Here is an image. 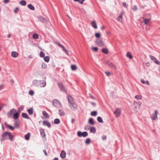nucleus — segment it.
<instances>
[{
	"label": "nucleus",
	"instance_id": "1",
	"mask_svg": "<svg viewBox=\"0 0 160 160\" xmlns=\"http://www.w3.org/2000/svg\"><path fill=\"white\" fill-rule=\"evenodd\" d=\"M67 98L69 104V105L71 108L72 109H75L77 108V104L74 101L72 97L70 96H68Z\"/></svg>",
	"mask_w": 160,
	"mask_h": 160
},
{
	"label": "nucleus",
	"instance_id": "2",
	"mask_svg": "<svg viewBox=\"0 0 160 160\" xmlns=\"http://www.w3.org/2000/svg\"><path fill=\"white\" fill-rule=\"evenodd\" d=\"M33 82V83H39V84L38 86L40 87H44L46 86V82L44 81H37L36 80H34Z\"/></svg>",
	"mask_w": 160,
	"mask_h": 160
},
{
	"label": "nucleus",
	"instance_id": "3",
	"mask_svg": "<svg viewBox=\"0 0 160 160\" xmlns=\"http://www.w3.org/2000/svg\"><path fill=\"white\" fill-rule=\"evenodd\" d=\"M9 132H6L3 133L2 135V138L1 139V140L2 141H4L5 139H9Z\"/></svg>",
	"mask_w": 160,
	"mask_h": 160
},
{
	"label": "nucleus",
	"instance_id": "4",
	"mask_svg": "<svg viewBox=\"0 0 160 160\" xmlns=\"http://www.w3.org/2000/svg\"><path fill=\"white\" fill-rule=\"evenodd\" d=\"M78 136L80 137H87L88 135V133L86 132H81L79 131L77 133Z\"/></svg>",
	"mask_w": 160,
	"mask_h": 160
},
{
	"label": "nucleus",
	"instance_id": "5",
	"mask_svg": "<svg viewBox=\"0 0 160 160\" xmlns=\"http://www.w3.org/2000/svg\"><path fill=\"white\" fill-rule=\"evenodd\" d=\"M114 114L115 115L116 117L117 118L119 117L121 114L120 109L118 108H116L114 112Z\"/></svg>",
	"mask_w": 160,
	"mask_h": 160
},
{
	"label": "nucleus",
	"instance_id": "6",
	"mask_svg": "<svg viewBox=\"0 0 160 160\" xmlns=\"http://www.w3.org/2000/svg\"><path fill=\"white\" fill-rule=\"evenodd\" d=\"M16 110L14 109H12L8 112L7 113L8 117V118H11L13 114L16 112Z\"/></svg>",
	"mask_w": 160,
	"mask_h": 160
},
{
	"label": "nucleus",
	"instance_id": "7",
	"mask_svg": "<svg viewBox=\"0 0 160 160\" xmlns=\"http://www.w3.org/2000/svg\"><path fill=\"white\" fill-rule=\"evenodd\" d=\"M99 46L103 47L104 45V43L101 39H97L95 42Z\"/></svg>",
	"mask_w": 160,
	"mask_h": 160
},
{
	"label": "nucleus",
	"instance_id": "8",
	"mask_svg": "<svg viewBox=\"0 0 160 160\" xmlns=\"http://www.w3.org/2000/svg\"><path fill=\"white\" fill-rule=\"evenodd\" d=\"M158 111L157 110H155L154 111V113H153L152 114V119L153 120H155L158 118L157 114H158Z\"/></svg>",
	"mask_w": 160,
	"mask_h": 160
},
{
	"label": "nucleus",
	"instance_id": "9",
	"mask_svg": "<svg viewBox=\"0 0 160 160\" xmlns=\"http://www.w3.org/2000/svg\"><path fill=\"white\" fill-rule=\"evenodd\" d=\"M60 104L59 102L57 99H54L53 102V105L56 107H58Z\"/></svg>",
	"mask_w": 160,
	"mask_h": 160
},
{
	"label": "nucleus",
	"instance_id": "10",
	"mask_svg": "<svg viewBox=\"0 0 160 160\" xmlns=\"http://www.w3.org/2000/svg\"><path fill=\"white\" fill-rule=\"evenodd\" d=\"M107 64L112 69H116V68L115 65L111 62H108L107 63Z\"/></svg>",
	"mask_w": 160,
	"mask_h": 160
},
{
	"label": "nucleus",
	"instance_id": "11",
	"mask_svg": "<svg viewBox=\"0 0 160 160\" xmlns=\"http://www.w3.org/2000/svg\"><path fill=\"white\" fill-rule=\"evenodd\" d=\"M58 85L59 87L60 90L61 91L63 92H65L66 90L62 84L61 83H58Z\"/></svg>",
	"mask_w": 160,
	"mask_h": 160
},
{
	"label": "nucleus",
	"instance_id": "12",
	"mask_svg": "<svg viewBox=\"0 0 160 160\" xmlns=\"http://www.w3.org/2000/svg\"><path fill=\"white\" fill-rule=\"evenodd\" d=\"M43 124L44 125L47 126L49 128H50L51 127V124L50 122L47 120L43 121Z\"/></svg>",
	"mask_w": 160,
	"mask_h": 160
},
{
	"label": "nucleus",
	"instance_id": "13",
	"mask_svg": "<svg viewBox=\"0 0 160 160\" xmlns=\"http://www.w3.org/2000/svg\"><path fill=\"white\" fill-rule=\"evenodd\" d=\"M66 153L65 151L63 150L61 152L60 156L63 159H64L66 157Z\"/></svg>",
	"mask_w": 160,
	"mask_h": 160
},
{
	"label": "nucleus",
	"instance_id": "14",
	"mask_svg": "<svg viewBox=\"0 0 160 160\" xmlns=\"http://www.w3.org/2000/svg\"><path fill=\"white\" fill-rule=\"evenodd\" d=\"M40 132L41 136L43 138L45 137V134L43 129H40Z\"/></svg>",
	"mask_w": 160,
	"mask_h": 160
},
{
	"label": "nucleus",
	"instance_id": "15",
	"mask_svg": "<svg viewBox=\"0 0 160 160\" xmlns=\"http://www.w3.org/2000/svg\"><path fill=\"white\" fill-rule=\"evenodd\" d=\"M91 25L95 29L97 28V26L96 23V22L95 21H92L91 23Z\"/></svg>",
	"mask_w": 160,
	"mask_h": 160
},
{
	"label": "nucleus",
	"instance_id": "16",
	"mask_svg": "<svg viewBox=\"0 0 160 160\" xmlns=\"http://www.w3.org/2000/svg\"><path fill=\"white\" fill-rule=\"evenodd\" d=\"M124 13L123 12H122L120 15L117 18V20L118 21H121L122 18V15Z\"/></svg>",
	"mask_w": 160,
	"mask_h": 160
},
{
	"label": "nucleus",
	"instance_id": "17",
	"mask_svg": "<svg viewBox=\"0 0 160 160\" xmlns=\"http://www.w3.org/2000/svg\"><path fill=\"white\" fill-rule=\"evenodd\" d=\"M27 111L30 115H32L33 113V109L32 108L28 110Z\"/></svg>",
	"mask_w": 160,
	"mask_h": 160
},
{
	"label": "nucleus",
	"instance_id": "18",
	"mask_svg": "<svg viewBox=\"0 0 160 160\" xmlns=\"http://www.w3.org/2000/svg\"><path fill=\"white\" fill-rule=\"evenodd\" d=\"M18 55V53L15 51H12L11 52L12 56L14 58L17 57Z\"/></svg>",
	"mask_w": 160,
	"mask_h": 160
},
{
	"label": "nucleus",
	"instance_id": "19",
	"mask_svg": "<svg viewBox=\"0 0 160 160\" xmlns=\"http://www.w3.org/2000/svg\"><path fill=\"white\" fill-rule=\"evenodd\" d=\"M22 116L23 118L27 119H29L30 118L28 117V114L25 113H22Z\"/></svg>",
	"mask_w": 160,
	"mask_h": 160
},
{
	"label": "nucleus",
	"instance_id": "20",
	"mask_svg": "<svg viewBox=\"0 0 160 160\" xmlns=\"http://www.w3.org/2000/svg\"><path fill=\"white\" fill-rule=\"evenodd\" d=\"M14 125L15 128H18L19 127L18 121L17 120H15L14 121Z\"/></svg>",
	"mask_w": 160,
	"mask_h": 160
},
{
	"label": "nucleus",
	"instance_id": "21",
	"mask_svg": "<svg viewBox=\"0 0 160 160\" xmlns=\"http://www.w3.org/2000/svg\"><path fill=\"white\" fill-rule=\"evenodd\" d=\"M59 115L61 116H62L64 115V112L62 110L59 109Z\"/></svg>",
	"mask_w": 160,
	"mask_h": 160
},
{
	"label": "nucleus",
	"instance_id": "22",
	"mask_svg": "<svg viewBox=\"0 0 160 160\" xmlns=\"http://www.w3.org/2000/svg\"><path fill=\"white\" fill-rule=\"evenodd\" d=\"M126 56L127 58H128L130 59H131L132 58V55L131 53L130 52H127L126 54Z\"/></svg>",
	"mask_w": 160,
	"mask_h": 160
},
{
	"label": "nucleus",
	"instance_id": "23",
	"mask_svg": "<svg viewBox=\"0 0 160 160\" xmlns=\"http://www.w3.org/2000/svg\"><path fill=\"white\" fill-rule=\"evenodd\" d=\"M19 116V113L17 112H16L13 115V118L14 119H16L18 118Z\"/></svg>",
	"mask_w": 160,
	"mask_h": 160
},
{
	"label": "nucleus",
	"instance_id": "24",
	"mask_svg": "<svg viewBox=\"0 0 160 160\" xmlns=\"http://www.w3.org/2000/svg\"><path fill=\"white\" fill-rule=\"evenodd\" d=\"M42 114L46 118H49V116L48 115V113L45 111H43L42 112Z\"/></svg>",
	"mask_w": 160,
	"mask_h": 160
},
{
	"label": "nucleus",
	"instance_id": "25",
	"mask_svg": "<svg viewBox=\"0 0 160 160\" xmlns=\"http://www.w3.org/2000/svg\"><path fill=\"white\" fill-rule=\"evenodd\" d=\"M39 19L40 21L42 22H45L46 21V19L42 16L40 17L39 18Z\"/></svg>",
	"mask_w": 160,
	"mask_h": 160
},
{
	"label": "nucleus",
	"instance_id": "26",
	"mask_svg": "<svg viewBox=\"0 0 160 160\" xmlns=\"http://www.w3.org/2000/svg\"><path fill=\"white\" fill-rule=\"evenodd\" d=\"M28 7L31 10H34L35 9L34 7L31 4H28Z\"/></svg>",
	"mask_w": 160,
	"mask_h": 160
},
{
	"label": "nucleus",
	"instance_id": "27",
	"mask_svg": "<svg viewBox=\"0 0 160 160\" xmlns=\"http://www.w3.org/2000/svg\"><path fill=\"white\" fill-rule=\"evenodd\" d=\"M44 61L47 62H49L50 60V57L49 56H47L44 57Z\"/></svg>",
	"mask_w": 160,
	"mask_h": 160
},
{
	"label": "nucleus",
	"instance_id": "28",
	"mask_svg": "<svg viewBox=\"0 0 160 160\" xmlns=\"http://www.w3.org/2000/svg\"><path fill=\"white\" fill-rule=\"evenodd\" d=\"M88 123L91 125H93L94 124V122L92 118H90L89 119Z\"/></svg>",
	"mask_w": 160,
	"mask_h": 160
},
{
	"label": "nucleus",
	"instance_id": "29",
	"mask_svg": "<svg viewBox=\"0 0 160 160\" xmlns=\"http://www.w3.org/2000/svg\"><path fill=\"white\" fill-rule=\"evenodd\" d=\"M19 3L22 6H25L27 4L26 1L24 0L21 1L19 2Z\"/></svg>",
	"mask_w": 160,
	"mask_h": 160
},
{
	"label": "nucleus",
	"instance_id": "30",
	"mask_svg": "<svg viewBox=\"0 0 160 160\" xmlns=\"http://www.w3.org/2000/svg\"><path fill=\"white\" fill-rule=\"evenodd\" d=\"M135 98L138 100H141L142 98V97L141 95H137L135 96Z\"/></svg>",
	"mask_w": 160,
	"mask_h": 160
},
{
	"label": "nucleus",
	"instance_id": "31",
	"mask_svg": "<svg viewBox=\"0 0 160 160\" xmlns=\"http://www.w3.org/2000/svg\"><path fill=\"white\" fill-rule=\"evenodd\" d=\"M102 51L105 54H107L108 53V50L106 48H103L102 50Z\"/></svg>",
	"mask_w": 160,
	"mask_h": 160
},
{
	"label": "nucleus",
	"instance_id": "32",
	"mask_svg": "<svg viewBox=\"0 0 160 160\" xmlns=\"http://www.w3.org/2000/svg\"><path fill=\"white\" fill-rule=\"evenodd\" d=\"M77 67L75 65H72L71 66V68L72 70L75 71L77 69Z\"/></svg>",
	"mask_w": 160,
	"mask_h": 160
},
{
	"label": "nucleus",
	"instance_id": "33",
	"mask_svg": "<svg viewBox=\"0 0 160 160\" xmlns=\"http://www.w3.org/2000/svg\"><path fill=\"white\" fill-rule=\"evenodd\" d=\"M97 120L99 122L101 123H103V121L102 118L100 117H98L97 118Z\"/></svg>",
	"mask_w": 160,
	"mask_h": 160
},
{
	"label": "nucleus",
	"instance_id": "34",
	"mask_svg": "<svg viewBox=\"0 0 160 160\" xmlns=\"http://www.w3.org/2000/svg\"><path fill=\"white\" fill-rule=\"evenodd\" d=\"M97 114V112L96 111H94L92 112L91 113V115L92 116H96Z\"/></svg>",
	"mask_w": 160,
	"mask_h": 160
},
{
	"label": "nucleus",
	"instance_id": "35",
	"mask_svg": "<svg viewBox=\"0 0 160 160\" xmlns=\"http://www.w3.org/2000/svg\"><path fill=\"white\" fill-rule=\"evenodd\" d=\"M30 133H28L25 135V139L26 140H29L30 138Z\"/></svg>",
	"mask_w": 160,
	"mask_h": 160
},
{
	"label": "nucleus",
	"instance_id": "36",
	"mask_svg": "<svg viewBox=\"0 0 160 160\" xmlns=\"http://www.w3.org/2000/svg\"><path fill=\"white\" fill-rule=\"evenodd\" d=\"M9 139H10L11 141H13V138L14 137L13 135L11 134L10 132H9Z\"/></svg>",
	"mask_w": 160,
	"mask_h": 160
},
{
	"label": "nucleus",
	"instance_id": "37",
	"mask_svg": "<svg viewBox=\"0 0 160 160\" xmlns=\"http://www.w3.org/2000/svg\"><path fill=\"white\" fill-rule=\"evenodd\" d=\"M135 103L137 104H138V108H140L141 105L142 104V102H136L135 101L134 102V104H135Z\"/></svg>",
	"mask_w": 160,
	"mask_h": 160
},
{
	"label": "nucleus",
	"instance_id": "38",
	"mask_svg": "<svg viewBox=\"0 0 160 160\" xmlns=\"http://www.w3.org/2000/svg\"><path fill=\"white\" fill-rule=\"evenodd\" d=\"M60 123V121L59 119L56 118L54 119V123L55 124H59Z\"/></svg>",
	"mask_w": 160,
	"mask_h": 160
},
{
	"label": "nucleus",
	"instance_id": "39",
	"mask_svg": "<svg viewBox=\"0 0 160 160\" xmlns=\"http://www.w3.org/2000/svg\"><path fill=\"white\" fill-rule=\"evenodd\" d=\"M38 35L37 34L34 33L33 35L32 38L34 39H38Z\"/></svg>",
	"mask_w": 160,
	"mask_h": 160
},
{
	"label": "nucleus",
	"instance_id": "40",
	"mask_svg": "<svg viewBox=\"0 0 160 160\" xmlns=\"http://www.w3.org/2000/svg\"><path fill=\"white\" fill-rule=\"evenodd\" d=\"M91 142V140L89 138H88L86 139L85 141V143L87 145H88L90 144Z\"/></svg>",
	"mask_w": 160,
	"mask_h": 160
},
{
	"label": "nucleus",
	"instance_id": "41",
	"mask_svg": "<svg viewBox=\"0 0 160 160\" xmlns=\"http://www.w3.org/2000/svg\"><path fill=\"white\" fill-rule=\"evenodd\" d=\"M90 132L93 133H95L96 132L95 128L94 127H92L91 128Z\"/></svg>",
	"mask_w": 160,
	"mask_h": 160
},
{
	"label": "nucleus",
	"instance_id": "42",
	"mask_svg": "<svg viewBox=\"0 0 160 160\" xmlns=\"http://www.w3.org/2000/svg\"><path fill=\"white\" fill-rule=\"evenodd\" d=\"M150 19H144V22L145 24H147L150 22Z\"/></svg>",
	"mask_w": 160,
	"mask_h": 160
},
{
	"label": "nucleus",
	"instance_id": "43",
	"mask_svg": "<svg viewBox=\"0 0 160 160\" xmlns=\"http://www.w3.org/2000/svg\"><path fill=\"white\" fill-rule=\"evenodd\" d=\"M42 67L43 69H46L47 68V65L44 62L42 63Z\"/></svg>",
	"mask_w": 160,
	"mask_h": 160
},
{
	"label": "nucleus",
	"instance_id": "44",
	"mask_svg": "<svg viewBox=\"0 0 160 160\" xmlns=\"http://www.w3.org/2000/svg\"><path fill=\"white\" fill-rule=\"evenodd\" d=\"M132 9L133 11H136L138 10V8L137 6H136V5H134L133 6H132Z\"/></svg>",
	"mask_w": 160,
	"mask_h": 160
},
{
	"label": "nucleus",
	"instance_id": "45",
	"mask_svg": "<svg viewBox=\"0 0 160 160\" xmlns=\"http://www.w3.org/2000/svg\"><path fill=\"white\" fill-rule=\"evenodd\" d=\"M40 56L41 57L43 58L45 56V53L42 51H41L40 53Z\"/></svg>",
	"mask_w": 160,
	"mask_h": 160
},
{
	"label": "nucleus",
	"instance_id": "46",
	"mask_svg": "<svg viewBox=\"0 0 160 160\" xmlns=\"http://www.w3.org/2000/svg\"><path fill=\"white\" fill-rule=\"evenodd\" d=\"M95 36L96 38H99L100 37V34L98 33H96L95 34Z\"/></svg>",
	"mask_w": 160,
	"mask_h": 160
},
{
	"label": "nucleus",
	"instance_id": "47",
	"mask_svg": "<svg viewBox=\"0 0 160 160\" xmlns=\"http://www.w3.org/2000/svg\"><path fill=\"white\" fill-rule=\"evenodd\" d=\"M62 49L66 54H68V51L64 47Z\"/></svg>",
	"mask_w": 160,
	"mask_h": 160
},
{
	"label": "nucleus",
	"instance_id": "48",
	"mask_svg": "<svg viewBox=\"0 0 160 160\" xmlns=\"http://www.w3.org/2000/svg\"><path fill=\"white\" fill-rule=\"evenodd\" d=\"M149 57H150V58L151 60H152L154 61L156 60V58H155V57H153V56H151V55L150 56H149Z\"/></svg>",
	"mask_w": 160,
	"mask_h": 160
},
{
	"label": "nucleus",
	"instance_id": "49",
	"mask_svg": "<svg viewBox=\"0 0 160 160\" xmlns=\"http://www.w3.org/2000/svg\"><path fill=\"white\" fill-rule=\"evenodd\" d=\"M8 128L9 129L12 130H13L14 128V127L10 125L8 126Z\"/></svg>",
	"mask_w": 160,
	"mask_h": 160
},
{
	"label": "nucleus",
	"instance_id": "50",
	"mask_svg": "<svg viewBox=\"0 0 160 160\" xmlns=\"http://www.w3.org/2000/svg\"><path fill=\"white\" fill-rule=\"evenodd\" d=\"M29 94L31 95H33L34 94V92L33 91L31 90L29 92Z\"/></svg>",
	"mask_w": 160,
	"mask_h": 160
},
{
	"label": "nucleus",
	"instance_id": "51",
	"mask_svg": "<svg viewBox=\"0 0 160 160\" xmlns=\"http://www.w3.org/2000/svg\"><path fill=\"white\" fill-rule=\"evenodd\" d=\"M98 49V48L97 47H93L92 48V51H94L96 52L97 51Z\"/></svg>",
	"mask_w": 160,
	"mask_h": 160
},
{
	"label": "nucleus",
	"instance_id": "52",
	"mask_svg": "<svg viewBox=\"0 0 160 160\" xmlns=\"http://www.w3.org/2000/svg\"><path fill=\"white\" fill-rule=\"evenodd\" d=\"M18 7L16 8L14 10V12L15 13L18 12Z\"/></svg>",
	"mask_w": 160,
	"mask_h": 160
},
{
	"label": "nucleus",
	"instance_id": "53",
	"mask_svg": "<svg viewBox=\"0 0 160 160\" xmlns=\"http://www.w3.org/2000/svg\"><path fill=\"white\" fill-rule=\"evenodd\" d=\"M57 45L59 46L60 48H64V46L62 44H60V43H57Z\"/></svg>",
	"mask_w": 160,
	"mask_h": 160
},
{
	"label": "nucleus",
	"instance_id": "54",
	"mask_svg": "<svg viewBox=\"0 0 160 160\" xmlns=\"http://www.w3.org/2000/svg\"><path fill=\"white\" fill-rule=\"evenodd\" d=\"M122 4H123V6L124 7H126V8L128 6V4H127L126 3L124 2Z\"/></svg>",
	"mask_w": 160,
	"mask_h": 160
},
{
	"label": "nucleus",
	"instance_id": "55",
	"mask_svg": "<svg viewBox=\"0 0 160 160\" xmlns=\"http://www.w3.org/2000/svg\"><path fill=\"white\" fill-rule=\"evenodd\" d=\"M156 63L158 65H160V62L158 61L156 59V60L154 61V62Z\"/></svg>",
	"mask_w": 160,
	"mask_h": 160
},
{
	"label": "nucleus",
	"instance_id": "56",
	"mask_svg": "<svg viewBox=\"0 0 160 160\" xmlns=\"http://www.w3.org/2000/svg\"><path fill=\"white\" fill-rule=\"evenodd\" d=\"M105 73L108 76H110L111 74L110 73L108 72H106Z\"/></svg>",
	"mask_w": 160,
	"mask_h": 160
},
{
	"label": "nucleus",
	"instance_id": "57",
	"mask_svg": "<svg viewBox=\"0 0 160 160\" xmlns=\"http://www.w3.org/2000/svg\"><path fill=\"white\" fill-rule=\"evenodd\" d=\"M43 152L44 153V154L46 156H47L48 155V154H47L45 149H44L43 150Z\"/></svg>",
	"mask_w": 160,
	"mask_h": 160
},
{
	"label": "nucleus",
	"instance_id": "58",
	"mask_svg": "<svg viewBox=\"0 0 160 160\" xmlns=\"http://www.w3.org/2000/svg\"><path fill=\"white\" fill-rule=\"evenodd\" d=\"M141 82L143 84H145L146 81H144V80L143 79H141Z\"/></svg>",
	"mask_w": 160,
	"mask_h": 160
},
{
	"label": "nucleus",
	"instance_id": "59",
	"mask_svg": "<svg viewBox=\"0 0 160 160\" xmlns=\"http://www.w3.org/2000/svg\"><path fill=\"white\" fill-rule=\"evenodd\" d=\"M24 108V106H21L19 108V110L20 111L22 110Z\"/></svg>",
	"mask_w": 160,
	"mask_h": 160
},
{
	"label": "nucleus",
	"instance_id": "60",
	"mask_svg": "<svg viewBox=\"0 0 160 160\" xmlns=\"http://www.w3.org/2000/svg\"><path fill=\"white\" fill-rule=\"evenodd\" d=\"M107 138V136L106 135H103L102 137V138L103 140Z\"/></svg>",
	"mask_w": 160,
	"mask_h": 160
},
{
	"label": "nucleus",
	"instance_id": "61",
	"mask_svg": "<svg viewBox=\"0 0 160 160\" xmlns=\"http://www.w3.org/2000/svg\"><path fill=\"white\" fill-rule=\"evenodd\" d=\"M89 96L90 98H92L93 99H95V98L92 95L90 94V93H89Z\"/></svg>",
	"mask_w": 160,
	"mask_h": 160
},
{
	"label": "nucleus",
	"instance_id": "62",
	"mask_svg": "<svg viewBox=\"0 0 160 160\" xmlns=\"http://www.w3.org/2000/svg\"><path fill=\"white\" fill-rule=\"evenodd\" d=\"M84 1L85 0H79V2L80 4H82Z\"/></svg>",
	"mask_w": 160,
	"mask_h": 160
},
{
	"label": "nucleus",
	"instance_id": "63",
	"mask_svg": "<svg viewBox=\"0 0 160 160\" xmlns=\"http://www.w3.org/2000/svg\"><path fill=\"white\" fill-rule=\"evenodd\" d=\"M3 2L5 3H7L9 2V0H4Z\"/></svg>",
	"mask_w": 160,
	"mask_h": 160
},
{
	"label": "nucleus",
	"instance_id": "64",
	"mask_svg": "<svg viewBox=\"0 0 160 160\" xmlns=\"http://www.w3.org/2000/svg\"><path fill=\"white\" fill-rule=\"evenodd\" d=\"M145 65H146V66L148 67V66H149L150 64L149 62H147L145 63Z\"/></svg>",
	"mask_w": 160,
	"mask_h": 160
}]
</instances>
